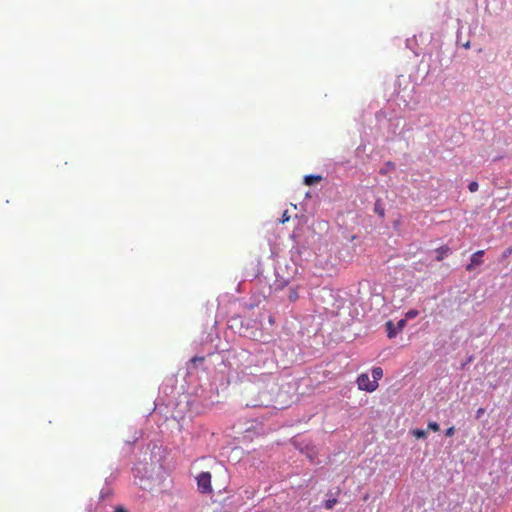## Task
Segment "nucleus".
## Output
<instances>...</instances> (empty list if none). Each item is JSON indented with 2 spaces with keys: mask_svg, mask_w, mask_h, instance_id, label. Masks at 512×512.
Segmentation results:
<instances>
[{
  "mask_svg": "<svg viewBox=\"0 0 512 512\" xmlns=\"http://www.w3.org/2000/svg\"><path fill=\"white\" fill-rule=\"evenodd\" d=\"M321 176L318 175H307L304 177V183L308 186L313 185L321 181Z\"/></svg>",
  "mask_w": 512,
  "mask_h": 512,
  "instance_id": "nucleus-5",
  "label": "nucleus"
},
{
  "mask_svg": "<svg viewBox=\"0 0 512 512\" xmlns=\"http://www.w3.org/2000/svg\"><path fill=\"white\" fill-rule=\"evenodd\" d=\"M386 326H387V331H388V337L389 338H393L396 336V334L398 333L397 329H394V325L392 323V321H388L386 323Z\"/></svg>",
  "mask_w": 512,
  "mask_h": 512,
  "instance_id": "nucleus-9",
  "label": "nucleus"
},
{
  "mask_svg": "<svg viewBox=\"0 0 512 512\" xmlns=\"http://www.w3.org/2000/svg\"><path fill=\"white\" fill-rule=\"evenodd\" d=\"M485 410L483 408H479L476 411V418H480L484 414Z\"/></svg>",
  "mask_w": 512,
  "mask_h": 512,
  "instance_id": "nucleus-19",
  "label": "nucleus"
},
{
  "mask_svg": "<svg viewBox=\"0 0 512 512\" xmlns=\"http://www.w3.org/2000/svg\"><path fill=\"white\" fill-rule=\"evenodd\" d=\"M455 433V428L452 426V427H449L448 429H446L445 431V435L447 437H452Z\"/></svg>",
  "mask_w": 512,
  "mask_h": 512,
  "instance_id": "nucleus-17",
  "label": "nucleus"
},
{
  "mask_svg": "<svg viewBox=\"0 0 512 512\" xmlns=\"http://www.w3.org/2000/svg\"><path fill=\"white\" fill-rule=\"evenodd\" d=\"M468 188H469L470 192H476L478 190V188H479V185H478L477 182L472 181V182L469 183Z\"/></svg>",
  "mask_w": 512,
  "mask_h": 512,
  "instance_id": "nucleus-14",
  "label": "nucleus"
},
{
  "mask_svg": "<svg viewBox=\"0 0 512 512\" xmlns=\"http://www.w3.org/2000/svg\"><path fill=\"white\" fill-rule=\"evenodd\" d=\"M511 254H512V245L509 248H507L506 250L503 251V253L501 255V259L505 260L508 257H510Z\"/></svg>",
  "mask_w": 512,
  "mask_h": 512,
  "instance_id": "nucleus-11",
  "label": "nucleus"
},
{
  "mask_svg": "<svg viewBox=\"0 0 512 512\" xmlns=\"http://www.w3.org/2000/svg\"><path fill=\"white\" fill-rule=\"evenodd\" d=\"M372 377L373 381H376L378 383V380H380L383 377V370L381 367H374L372 369Z\"/></svg>",
  "mask_w": 512,
  "mask_h": 512,
  "instance_id": "nucleus-7",
  "label": "nucleus"
},
{
  "mask_svg": "<svg viewBox=\"0 0 512 512\" xmlns=\"http://www.w3.org/2000/svg\"><path fill=\"white\" fill-rule=\"evenodd\" d=\"M374 212L378 214L381 218L385 217V209L380 200H377L374 205Z\"/></svg>",
  "mask_w": 512,
  "mask_h": 512,
  "instance_id": "nucleus-6",
  "label": "nucleus"
},
{
  "mask_svg": "<svg viewBox=\"0 0 512 512\" xmlns=\"http://www.w3.org/2000/svg\"><path fill=\"white\" fill-rule=\"evenodd\" d=\"M197 485L201 493L207 494L212 492L211 474L210 472H201L197 476Z\"/></svg>",
  "mask_w": 512,
  "mask_h": 512,
  "instance_id": "nucleus-2",
  "label": "nucleus"
},
{
  "mask_svg": "<svg viewBox=\"0 0 512 512\" xmlns=\"http://www.w3.org/2000/svg\"><path fill=\"white\" fill-rule=\"evenodd\" d=\"M450 252V248L447 245H443L436 249L437 261H442L446 255Z\"/></svg>",
  "mask_w": 512,
  "mask_h": 512,
  "instance_id": "nucleus-4",
  "label": "nucleus"
},
{
  "mask_svg": "<svg viewBox=\"0 0 512 512\" xmlns=\"http://www.w3.org/2000/svg\"><path fill=\"white\" fill-rule=\"evenodd\" d=\"M288 298L291 302H295L299 298L298 289L296 287L289 288Z\"/></svg>",
  "mask_w": 512,
  "mask_h": 512,
  "instance_id": "nucleus-8",
  "label": "nucleus"
},
{
  "mask_svg": "<svg viewBox=\"0 0 512 512\" xmlns=\"http://www.w3.org/2000/svg\"><path fill=\"white\" fill-rule=\"evenodd\" d=\"M115 512H127V511L125 510V508H124V507H122V506H117V507L115 508Z\"/></svg>",
  "mask_w": 512,
  "mask_h": 512,
  "instance_id": "nucleus-20",
  "label": "nucleus"
},
{
  "mask_svg": "<svg viewBox=\"0 0 512 512\" xmlns=\"http://www.w3.org/2000/svg\"><path fill=\"white\" fill-rule=\"evenodd\" d=\"M484 255V250H478L474 254H472L470 258V263L466 265L467 271H472L476 266H480L483 262L482 257Z\"/></svg>",
  "mask_w": 512,
  "mask_h": 512,
  "instance_id": "nucleus-3",
  "label": "nucleus"
},
{
  "mask_svg": "<svg viewBox=\"0 0 512 512\" xmlns=\"http://www.w3.org/2000/svg\"><path fill=\"white\" fill-rule=\"evenodd\" d=\"M406 325V320L404 319H401L398 323H397V331L400 332Z\"/></svg>",
  "mask_w": 512,
  "mask_h": 512,
  "instance_id": "nucleus-16",
  "label": "nucleus"
},
{
  "mask_svg": "<svg viewBox=\"0 0 512 512\" xmlns=\"http://www.w3.org/2000/svg\"><path fill=\"white\" fill-rule=\"evenodd\" d=\"M357 385L360 390L373 392L378 388L376 381L370 380L368 374L362 373L357 378Z\"/></svg>",
  "mask_w": 512,
  "mask_h": 512,
  "instance_id": "nucleus-1",
  "label": "nucleus"
},
{
  "mask_svg": "<svg viewBox=\"0 0 512 512\" xmlns=\"http://www.w3.org/2000/svg\"><path fill=\"white\" fill-rule=\"evenodd\" d=\"M336 503H337V499H335V498H333V499H328V500L325 502V507H326L327 509H332Z\"/></svg>",
  "mask_w": 512,
  "mask_h": 512,
  "instance_id": "nucleus-12",
  "label": "nucleus"
},
{
  "mask_svg": "<svg viewBox=\"0 0 512 512\" xmlns=\"http://www.w3.org/2000/svg\"><path fill=\"white\" fill-rule=\"evenodd\" d=\"M418 315V312L416 310H410L408 313H407V317L408 318H414Z\"/></svg>",
  "mask_w": 512,
  "mask_h": 512,
  "instance_id": "nucleus-18",
  "label": "nucleus"
},
{
  "mask_svg": "<svg viewBox=\"0 0 512 512\" xmlns=\"http://www.w3.org/2000/svg\"><path fill=\"white\" fill-rule=\"evenodd\" d=\"M412 434H413L416 438H418V439H420V438H426V436H427L426 431H424V430H422V429H415V430H413V431H412Z\"/></svg>",
  "mask_w": 512,
  "mask_h": 512,
  "instance_id": "nucleus-10",
  "label": "nucleus"
},
{
  "mask_svg": "<svg viewBox=\"0 0 512 512\" xmlns=\"http://www.w3.org/2000/svg\"><path fill=\"white\" fill-rule=\"evenodd\" d=\"M289 219H290V216L288 215V211L286 210V211H284V213L282 214V217H281V219H280V222L284 224V223L288 222V221H289Z\"/></svg>",
  "mask_w": 512,
  "mask_h": 512,
  "instance_id": "nucleus-15",
  "label": "nucleus"
},
{
  "mask_svg": "<svg viewBox=\"0 0 512 512\" xmlns=\"http://www.w3.org/2000/svg\"><path fill=\"white\" fill-rule=\"evenodd\" d=\"M428 429L434 431V432H437L439 431L440 427H439V424L437 422H429L428 423Z\"/></svg>",
  "mask_w": 512,
  "mask_h": 512,
  "instance_id": "nucleus-13",
  "label": "nucleus"
}]
</instances>
